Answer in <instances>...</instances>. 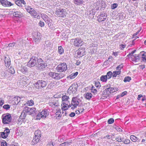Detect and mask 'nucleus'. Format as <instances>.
Here are the masks:
<instances>
[{"mask_svg":"<svg viewBox=\"0 0 146 146\" xmlns=\"http://www.w3.org/2000/svg\"><path fill=\"white\" fill-rule=\"evenodd\" d=\"M61 111V110L59 109H56V115L55 117H56V118L57 119H59L62 115Z\"/></svg>","mask_w":146,"mask_h":146,"instance_id":"nucleus-22","label":"nucleus"},{"mask_svg":"<svg viewBox=\"0 0 146 146\" xmlns=\"http://www.w3.org/2000/svg\"><path fill=\"white\" fill-rule=\"evenodd\" d=\"M71 142V141L70 142H68L67 141L65 142L61 143L60 144V145L61 146H68L69 145H70V143Z\"/></svg>","mask_w":146,"mask_h":146,"instance_id":"nucleus-43","label":"nucleus"},{"mask_svg":"<svg viewBox=\"0 0 146 146\" xmlns=\"http://www.w3.org/2000/svg\"><path fill=\"white\" fill-rule=\"evenodd\" d=\"M38 62L37 67L41 70H43L47 66V64L42 60L41 58H39Z\"/></svg>","mask_w":146,"mask_h":146,"instance_id":"nucleus-12","label":"nucleus"},{"mask_svg":"<svg viewBox=\"0 0 146 146\" xmlns=\"http://www.w3.org/2000/svg\"><path fill=\"white\" fill-rule=\"evenodd\" d=\"M131 59L134 62H138L139 60V56L136 54H134V55H131Z\"/></svg>","mask_w":146,"mask_h":146,"instance_id":"nucleus-15","label":"nucleus"},{"mask_svg":"<svg viewBox=\"0 0 146 146\" xmlns=\"http://www.w3.org/2000/svg\"><path fill=\"white\" fill-rule=\"evenodd\" d=\"M123 64H121L118 66L116 68V70H121L123 67Z\"/></svg>","mask_w":146,"mask_h":146,"instance_id":"nucleus-53","label":"nucleus"},{"mask_svg":"<svg viewBox=\"0 0 146 146\" xmlns=\"http://www.w3.org/2000/svg\"><path fill=\"white\" fill-rule=\"evenodd\" d=\"M107 17V16L105 15V14H101L100 15L97 17L98 20L99 22L104 21L106 19Z\"/></svg>","mask_w":146,"mask_h":146,"instance_id":"nucleus-17","label":"nucleus"},{"mask_svg":"<svg viewBox=\"0 0 146 146\" xmlns=\"http://www.w3.org/2000/svg\"><path fill=\"white\" fill-rule=\"evenodd\" d=\"M115 140L119 142H121L122 140L121 137L120 136H118L116 137L115 138Z\"/></svg>","mask_w":146,"mask_h":146,"instance_id":"nucleus-52","label":"nucleus"},{"mask_svg":"<svg viewBox=\"0 0 146 146\" xmlns=\"http://www.w3.org/2000/svg\"><path fill=\"white\" fill-rule=\"evenodd\" d=\"M114 122V119L112 118H111L109 119L108 121V123L109 124H111L113 123Z\"/></svg>","mask_w":146,"mask_h":146,"instance_id":"nucleus-46","label":"nucleus"},{"mask_svg":"<svg viewBox=\"0 0 146 146\" xmlns=\"http://www.w3.org/2000/svg\"><path fill=\"white\" fill-rule=\"evenodd\" d=\"M122 142L126 144H129L130 143V141L129 139H125L124 141H123Z\"/></svg>","mask_w":146,"mask_h":146,"instance_id":"nucleus-56","label":"nucleus"},{"mask_svg":"<svg viewBox=\"0 0 146 146\" xmlns=\"http://www.w3.org/2000/svg\"><path fill=\"white\" fill-rule=\"evenodd\" d=\"M84 96L86 99L90 100L92 98L93 95L90 92H87L84 94Z\"/></svg>","mask_w":146,"mask_h":146,"instance_id":"nucleus-26","label":"nucleus"},{"mask_svg":"<svg viewBox=\"0 0 146 146\" xmlns=\"http://www.w3.org/2000/svg\"><path fill=\"white\" fill-rule=\"evenodd\" d=\"M58 140L61 142H63L66 139V137L63 135H61L58 137Z\"/></svg>","mask_w":146,"mask_h":146,"instance_id":"nucleus-34","label":"nucleus"},{"mask_svg":"<svg viewBox=\"0 0 146 146\" xmlns=\"http://www.w3.org/2000/svg\"><path fill=\"white\" fill-rule=\"evenodd\" d=\"M117 6L118 4L117 3H113L111 5V9H114L117 7Z\"/></svg>","mask_w":146,"mask_h":146,"instance_id":"nucleus-48","label":"nucleus"},{"mask_svg":"<svg viewBox=\"0 0 146 146\" xmlns=\"http://www.w3.org/2000/svg\"><path fill=\"white\" fill-rule=\"evenodd\" d=\"M13 16L16 17H22L23 15L22 13L20 12L16 11L15 12L13 13Z\"/></svg>","mask_w":146,"mask_h":146,"instance_id":"nucleus-27","label":"nucleus"},{"mask_svg":"<svg viewBox=\"0 0 146 146\" xmlns=\"http://www.w3.org/2000/svg\"><path fill=\"white\" fill-rule=\"evenodd\" d=\"M48 113L47 111V110L44 109L38 114L36 116V119H40L41 118L44 119L48 115Z\"/></svg>","mask_w":146,"mask_h":146,"instance_id":"nucleus-7","label":"nucleus"},{"mask_svg":"<svg viewBox=\"0 0 146 146\" xmlns=\"http://www.w3.org/2000/svg\"><path fill=\"white\" fill-rule=\"evenodd\" d=\"M0 144L1 146H7V143L4 140L1 142Z\"/></svg>","mask_w":146,"mask_h":146,"instance_id":"nucleus-54","label":"nucleus"},{"mask_svg":"<svg viewBox=\"0 0 146 146\" xmlns=\"http://www.w3.org/2000/svg\"><path fill=\"white\" fill-rule=\"evenodd\" d=\"M95 85L97 88H99L100 86V85L99 82H95Z\"/></svg>","mask_w":146,"mask_h":146,"instance_id":"nucleus-60","label":"nucleus"},{"mask_svg":"<svg viewBox=\"0 0 146 146\" xmlns=\"http://www.w3.org/2000/svg\"><path fill=\"white\" fill-rule=\"evenodd\" d=\"M12 118L10 114H7L5 115L3 119V123L4 124H8L12 125L11 121Z\"/></svg>","mask_w":146,"mask_h":146,"instance_id":"nucleus-6","label":"nucleus"},{"mask_svg":"<svg viewBox=\"0 0 146 146\" xmlns=\"http://www.w3.org/2000/svg\"><path fill=\"white\" fill-rule=\"evenodd\" d=\"M1 135L0 137L1 136L2 138L3 139H5L7 138L8 137L6 134L5 133L3 132H1L0 133Z\"/></svg>","mask_w":146,"mask_h":146,"instance_id":"nucleus-42","label":"nucleus"},{"mask_svg":"<svg viewBox=\"0 0 146 146\" xmlns=\"http://www.w3.org/2000/svg\"><path fill=\"white\" fill-rule=\"evenodd\" d=\"M78 72H76L75 73H74L68 76L67 77L68 78H70L71 79H73L78 74Z\"/></svg>","mask_w":146,"mask_h":146,"instance_id":"nucleus-28","label":"nucleus"},{"mask_svg":"<svg viewBox=\"0 0 146 146\" xmlns=\"http://www.w3.org/2000/svg\"><path fill=\"white\" fill-rule=\"evenodd\" d=\"M34 87L38 89H40L45 87L47 85V82L44 80H38L33 84Z\"/></svg>","mask_w":146,"mask_h":146,"instance_id":"nucleus-3","label":"nucleus"},{"mask_svg":"<svg viewBox=\"0 0 146 146\" xmlns=\"http://www.w3.org/2000/svg\"><path fill=\"white\" fill-rule=\"evenodd\" d=\"M112 138V136H111L109 135L108 134L106 135L105 136H104L103 138H106L108 139H111Z\"/></svg>","mask_w":146,"mask_h":146,"instance_id":"nucleus-50","label":"nucleus"},{"mask_svg":"<svg viewBox=\"0 0 146 146\" xmlns=\"http://www.w3.org/2000/svg\"><path fill=\"white\" fill-rule=\"evenodd\" d=\"M49 104L50 106H59V103L58 100H55V101H53V102H50Z\"/></svg>","mask_w":146,"mask_h":146,"instance_id":"nucleus-31","label":"nucleus"},{"mask_svg":"<svg viewBox=\"0 0 146 146\" xmlns=\"http://www.w3.org/2000/svg\"><path fill=\"white\" fill-rule=\"evenodd\" d=\"M36 109L35 108H30L27 107L24 109V111L26 112V113L30 115L33 114L35 113Z\"/></svg>","mask_w":146,"mask_h":146,"instance_id":"nucleus-13","label":"nucleus"},{"mask_svg":"<svg viewBox=\"0 0 146 146\" xmlns=\"http://www.w3.org/2000/svg\"><path fill=\"white\" fill-rule=\"evenodd\" d=\"M107 89L110 94V93H113L117 91L118 88L117 87H110L107 88Z\"/></svg>","mask_w":146,"mask_h":146,"instance_id":"nucleus-23","label":"nucleus"},{"mask_svg":"<svg viewBox=\"0 0 146 146\" xmlns=\"http://www.w3.org/2000/svg\"><path fill=\"white\" fill-rule=\"evenodd\" d=\"M131 139L133 142H135L138 140V141H139L140 140L138 139L137 137L134 135H131L130 136Z\"/></svg>","mask_w":146,"mask_h":146,"instance_id":"nucleus-32","label":"nucleus"},{"mask_svg":"<svg viewBox=\"0 0 146 146\" xmlns=\"http://www.w3.org/2000/svg\"><path fill=\"white\" fill-rule=\"evenodd\" d=\"M109 94L108 92V91L107 88L106 89L103 91V95L108 96Z\"/></svg>","mask_w":146,"mask_h":146,"instance_id":"nucleus-47","label":"nucleus"},{"mask_svg":"<svg viewBox=\"0 0 146 146\" xmlns=\"http://www.w3.org/2000/svg\"><path fill=\"white\" fill-rule=\"evenodd\" d=\"M21 71L23 74H25L27 72V68L26 66H23L20 70Z\"/></svg>","mask_w":146,"mask_h":146,"instance_id":"nucleus-37","label":"nucleus"},{"mask_svg":"<svg viewBox=\"0 0 146 146\" xmlns=\"http://www.w3.org/2000/svg\"><path fill=\"white\" fill-rule=\"evenodd\" d=\"M56 74L57 75H56V80L60 79L64 76V74L62 73L59 74L56 73Z\"/></svg>","mask_w":146,"mask_h":146,"instance_id":"nucleus-29","label":"nucleus"},{"mask_svg":"<svg viewBox=\"0 0 146 146\" xmlns=\"http://www.w3.org/2000/svg\"><path fill=\"white\" fill-rule=\"evenodd\" d=\"M10 108V106L8 104L5 105L3 106V108L6 110H8Z\"/></svg>","mask_w":146,"mask_h":146,"instance_id":"nucleus-57","label":"nucleus"},{"mask_svg":"<svg viewBox=\"0 0 146 146\" xmlns=\"http://www.w3.org/2000/svg\"><path fill=\"white\" fill-rule=\"evenodd\" d=\"M0 3L3 6L5 7H9L13 5V4L7 0H1Z\"/></svg>","mask_w":146,"mask_h":146,"instance_id":"nucleus-14","label":"nucleus"},{"mask_svg":"<svg viewBox=\"0 0 146 146\" xmlns=\"http://www.w3.org/2000/svg\"><path fill=\"white\" fill-rule=\"evenodd\" d=\"M77 51L78 55L80 56H82L84 55L85 50L84 49L80 48Z\"/></svg>","mask_w":146,"mask_h":146,"instance_id":"nucleus-20","label":"nucleus"},{"mask_svg":"<svg viewBox=\"0 0 146 146\" xmlns=\"http://www.w3.org/2000/svg\"><path fill=\"white\" fill-rule=\"evenodd\" d=\"M106 76L107 77L108 79H109L112 76H113L112 73L111 71H109L107 73L106 75Z\"/></svg>","mask_w":146,"mask_h":146,"instance_id":"nucleus-40","label":"nucleus"},{"mask_svg":"<svg viewBox=\"0 0 146 146\" xmlns=\"http://www.w3.org/2000/svg\"><path fill=\"white\" fill-rule=\"evenodd\" d=\"M140 54L142 56V57L146 56V53L143 51L141 52L140 53Z\"/></svg>","mask_w":146,"mask_h":146,"instance_id":"nucleus-58","label":"nucleus"},{"mask_svg":"<svg viewBox=\"0 0 146 146\" xmlns=\"http://www.w3.org/2000/svg\"><path fill=\"white\" fill-rule=\"evenodd\" d=\"M131 80V78L129 76L125 77L123 80L125 82H129Z\"/></svg>","mask_w":146,"mask_h":146,"instance_id":"nucleus-45","label":"nucleus"},{"mask_svg":"<svg viewBox=\"0 0 146 146\" xmlns=\"http://www.w3.org/2000/svg\"><path fill=\"white\" fill-rule=\"evenodd\" d=\"M40 139V137H37L35 136H34L31 142V144L33 145L36 144L39 141Z\"/></svg>","mask_w":146,"mask_h":146,"instance_id":"nucleus-24","label":"nucleus"},{"mask_svg":"<svg viewBox=\"0 0 146 146\" xmlns=\"http://www.w3.org/2000/svg\"><path fill=\"white\" fill-rule=\"evenodd\" d=\"M39 25L41 27H43L44 25V22H43L41 21H40L39 23Z\"/></svg>","mask_w":146,"mask_h":146,"instance_id":"nucleus-59","label":"nucleus"},{"mask_svg":"<svg viewBox=\"0 0 146 146\" xmlns=\"http://www.w3.org/2000/svg\"><path fill=\"white\" fill-rule=\"evenodd\" d=\"M45 44L46 45H48V46H49V45L51 44V42L48 40L46 41L45 42Z\"/></svg>","mask_w":146,"mask_h":146,"instance_id":"nucleus-61","label":"nucleus"},{"mask_svg":"<svg viewBox=\"0 0 146 146\" xmlns=\"http://www.w3.org/2000/svg\"><path fill=\"white\" fill-rule=\"evenodd\" d=\"M66 9L60 8L56 10L55 13V14L59 17L64 18L66 17Z\"/></svg>","mask_w":146,"mask_h":146,"instance_id":"nucleus-5","label":"nucleus"},{"mask_svg":"<svg viewBox=\"0 0 146 146\" xmlns=\"http://www.w3.org/2000/svg\"><path fill=\"white\" fill-rule=\"evenodd\" d=\"M27 104L30 106H32L34 104V102L32 100L28 101Z\"/></svg>","mask_w":146,"mask_h":146,"instance_id":"nucleus-49","label":"nucleus"},{"mask_svg":"<svg viewBox=\"0 0 146 146\" xmlns=\"http://www.w3.org/2000/svg\"><path fill=\"white\" fill-rule=\"evenodd\" d=\"M56 73L55 72H50L49 73L50 76L52 78L56 79Z\"/></svg>","mask_w":146,"mask_h":146,"instance_id":"nucleus-39","label":"nucleus"},{"mask_svg":"<svg viewBox=\"0 0 146 146\" xmlns=\"http://www.w3.org/2000/svg\"><path fill=\"white\" fill-rule=\"evenodd\" d=\"M15 42L10 43L9 44L8 46L7 47H9V48L13 47L15 46Z\"/></svg>","mask_w":146,"mask_h":146,"instance_id":"nucleus-55","label":"nucleus"},{"mask_svg":"<svg viewBox=\"0 0 146 146\" xmlns=\"http://www.w3.org/2000/svg\"><path fill=\"white\" fill-rule=\"evenodd\" d=\"M78 110L79 111H80V113H82L84 111V109L83 108H78Z\"/></svg>","mask_w":146,"mask_h":146,"instance_id":"nucleus-64","label":"nucleus"},{"mask_svg":"<svg viewBox=\"0 0 146 146\" xmlns=\"http://www.w3.org/2000/svg\"><path fill=\"white\" fill-rule=\"evenodd\" d=\"M39 58L35 56H33L27 63V66L31 67L36 66L37 67Z\"/></svg>","mask_w":146,"mask_h":146,"instance_id":"nucleus-4","label":"nucleus"},{"mask_svg":"<svg viewBox=\"0 0 146 146\" xmlns=\"http://www.w3.org/2000/svg\"><path fill=\"white\" fill-rule=\"evenodd\" d=\"M69 96L66 95H63L62 96V103H67V104H70V102L68 100L69 99Z\"/></svg>","mask_w":146,"mask_h":146,"instance_id":"nucleus-19","label":"nucleus"},{"mask_svg":"<svg viewBox=\"0 0 146 146\" xmlns=\"http://www.w3.org/2000/svg\"><path fill=\"white\" fill-rule=\"evenodd\" d=\"M4 61L6 66L7 67H8L11 64L10 59L9 57H5L4 59Z\"/></svg>","mask_w":146,"mask_h":146,"instance_id":"nucleus-21","label":"nucleus"},{"mask_svg":"<svg viewBox=\"0 0 146 146\" xmlns=\"http://www.w3.org/2000/svg\"><path fill=\"white\" fill-rule=\"evenodd\" d=\"M53 84L52 83H51L50 84H49L48 87L50 89H51L53 88Z\"/></svg>","mask_w":146,"mask_h":146,"instance_id":"nucleus-62","label":"nucleus"},{"mask_svg":"<svg viewBox=\"0 0 146 146\" xmlns=\"http://www.w3.org/2000/svg\"><path fill=\"white\" fill-rule=\"evenodd\" d=\"M42 35L41 34L37 32H35L33 34V40L34 41L38 43L41 40Z\"/></svg>","mask_w":146,"mask_h":146,"instance_id":"nucleus-9","label":"nucleus"},{"mask_svg":"<svg viewBox=\"0 0 146 146\" xmlns=\"http://www.w3.org/2000/svg\"><path fill=\"white\" fill-rule=\"evenodd\" d=\"M78 86L76 84H72L68 90V92L70 94H74L76 92Z\"/></svg>","mask_w":146,"mask_h":146,"instance_id":"nucleus-10","label":"nucleus"},{"mask_svg":"<svg viewBox=\"0 0 146 146\" xmlns=\"http://www.w3.org/2000/svg\"><path fill=\"white\" fill-rule=\"evenodd\" d=\"M64 50L61 46H59L58 48V52L60 54H61L63 53Z\"/></svg>","mask_w":146,"mask_h":146,"instance_id":"nucleus-36","label":"nucleus"},{"mask_svg":"<svg viewBox=\"0 0 146 146\" xmlns=\"http://www.w3.org/2000/svg\"><path fill=\"white\" fill-rule=\"evenodd\" d=\"M15 3L17 5L19 6H22L21 5V3L20 0H16L15 1Z\"/></svg>","mask_w":146,"mask_h":146,"instance_id":"nucleus-51","label":"nucleus"},{"mask_svg":"<svg viewBox=\"0 0 146 146\" xmlns=\"http://www.w3.org/2000/svg\"><path fill=\"white\" fill-rule=\"evenodd\" d=\"M27 114L26 113V112H25V111H24V109L23 112L21 113V114L20 115V118L18 120L19 123H18V124L20 125L21 123V119H25V118Z\"/></svg>","mask_w":146,"mask_h":146,"instance_id":"nucleus-18","label":"nucleus"},{"mask_svg":"<svg viewBox=\"0 0 146 146\" xmlns=\"http://www.w3.org/2000/svg\"><path fill=\"white\" fill-rule=\"evenodd\" d=\"M67 67L66 63H63L59 64L56 68L57 70L59 72H65L67 70Z\"/></svg>","mask_w":146,"mask_h":146,"instance_id":"nucleus-8","label":"nucleus"},{"mask_svg":"<svg viewBox=\"0 0 146 146\" xmlns=\"http://www.w3.org/2000/svg\"><path fill=\"white\" fill-rule=\"evenodd\" d=\"M35 136L37 137H40V138L41 133V132L40 131L38 130L36 131L35 132Z\"/></svg>","mask_w":146,"mask_h":146,"instance_id":"nucleus-30","label":"nucleus"},{"mask_svg":"<svg viewBox=\"0 0 146 146\" xmlns=\"http://www.w3.org/2000/svg\"><path fill=\"white\" fill-rule=\"evenodd\" d=\"M45 22L47 24L48 27L50 29H54L52 21L50 18H48V19H46V20Z\"/></svg>","mask_w":146,"mask_h":146,"instance_id":"nucleus-16","label":"nucleus"},{"mask_svg":"<svg viewBox=\"0 0 146 146\" xmlns=\"http://www.w3.org/2000/svg\"><path fill=\"white\" fill-rule=\"evenodd\" d=\"M108 79L106 75L102 76L100 77V80L103 82H106Z\"/></svg>","mask_w":146,"mask_h":146,"instance_id":"nucleus-38","label":"nucleus"},{"mask_svg":"<svg viewBox=\"0 0 146 146\" xmlns=\"http://www.w3.org/2000/svg\"><path fill=\"white\" fill-rule=\"evenodd\" d=\"M25 8L27 12L32 16H35L36 15V11L34 9L28 5H25Z\"/></svg>","mask_w":146,"mask_h":146,"instance_id":"nucleus-11","label":"nucleus"},{"mask_svg":"<svg viewBox=\"0 0 146 146\" xmlns=\"http://www.w3.org/2000/svg\"><path fill=\"white\" fill-rule=\"evenodd\" d=\"M127 91H124L121 94V97L124 96L127 94Z\"/></svg>","mask_w":146,"mask_h":146,"instance_id":"nucleus-63","label":"nucleus"},{"mask_svg":"<svg viewBox=\"0 0 146 146\" xmlns=\"http://www.w3.org/2000/svg\"><path fill=\"white\" fill-rule=\"evenodd\" d=\"M80 100L76 97H73L71 102V104L68 105L67 103H62L61 104V109L65 111L67 110L68 108L71 107L72 110L76 108L77 106H78Z\"/></svg>","mask_w":146,"mask_h":146,"instance_id":"nucleus-1","label":"nucleus"},{"mask_svg":"<svg viewBox=\"0 0 146 146\" xmlns=\"http://www.w3.org/2000/svg\"><path fill=\"white\" fill-rule=\"evenodd\" d=\"M121 71L120 70L113 71L112 73L113 77H116L117 76L119 75L121 73Z\"/></svg>","mask_w":146,"mask_h":146,"instance_id":"nucleus-35","label":"nucleus"},{"mask_svg":"<svg viewBox=\"0 0 146 146\" xmlns=\"http://www.w3.org/2000/svg\"><path fill=\"white\" fill-rule=\"evenodd\" d=\"M21 100V98L19 97H15L14 98L12 101L13 103V104H17Z\"/></svg>","mask_w":146,"mask_h":146,"instance_id":"nucleus-25","label":"nucleus"},{"mask_svg":"<svg viewBox=\"0 0 146 146\" xmlns=\"http://www.w3.org/2000/svg\"><path fill=\"white\" fill-rule=\"evenodd\" d=\"M3 132L6 134V135L7 136H8L9 135L10 133V130L9 129V128H6V129Z\"/></svg>","mask_w":146,"mask_h":146,"instance_id":"nucleus-44","label":"nucleus"},{"mask_svg":"<svg viewBox=\"0 0 146 146\" xmlns=\"http://www.w3.org/2000/svg\"><path fill=\"white\" fill-rule=\"evenodd\" d=\"M41 17L45 21L46 20V19H48V18H49L48 17L44 14H42L41 15Z\"/></svg>","mask_w":146,"mask_h":146,"instance_id":"nucleus-41","label":"nucleus"},{"mask_svg":"<svg viewBox=\"0 0 146 146\" xmlns=\"http://www.w3.org/2000/svg\"><path fill=\"white\" fill-rule=\"evenodd\" d=\"M70 42L75 47H80L83 44L84 42L82 39L79 38H76L70 40Z\"/></svg>","mask_w":146,"mask_h":146,"instance_id":"nucleus-2","label":"nucleus"},{"mask_svg":"<svg viewBox=\"0 0 146 146\" xmlns=\"http://www.w3.org/2000/svg\"><path fill=\"white\" fill-rule=\"evenodd\" d=\"M74 3L77 5L82 4L83 3V0H73Z\"/></svg>","mask_w":146,"mask_h":146,"instance_id":"nucleus-33","label":"nucleus"}]
</instances>
